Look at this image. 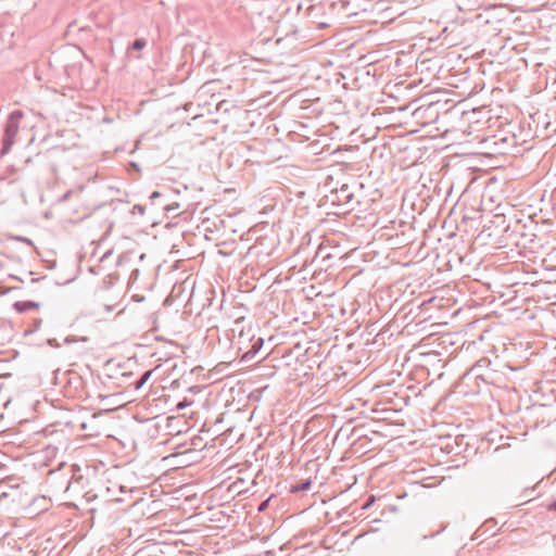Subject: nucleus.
Segmentation results:
<instances>
[{
	"label": "nucleus",
	"mask_w": 556,
	"mask_h": 556,
	"mask_svg": "<svg viewBox=\"0 0 556 556\" xmlns=\"http://www.w3.org/2000/svg\"><path fill=\"white\" fill-rule=\"evenodd\" d=\"M547 510L548 511H552V513H555L556 514V501H553L551 502L547 506H546Z\"/></svg>",
	"instance_id": "393cba45"
},
{
	"label": "nucleus",
	"mask_w": 556,
	"mask_h": 556,
	"mask_svg": "<svg viewBox=\"0 0 556 556\" xmlns=\"http://www.w3.org/2000/svg\"><path fill=\"white\" fill-rule=\"evenodd\" d=\"M125 544L126 543L124 542V539H121L118 541H110L109 543H106V555L113 554L116 551V556H130V554L126 552L127 548H123L121 552H118V549L123 547Z\"/></svg>",
	"instance_id": "9b49d317"
},
{
	"label": "nucleus",
	"mask_w": 556,
	"mask_h": 556,
	"mask_svg": "<svg viewBox=\"0 0 556 556\" xmlns=\"http://www.w3.org/2000/svg\"><path fill=\"white\" fill-rule=\"evenodd\" d=\"M355 182L353 185L342 184L339 188L331 189L330 192L325 195L326 202L339 208L337 214L350 213L361 205V201L355 195Z\"/></svg>",
	"instance_id": "20e7f679"
},
{
	"label": "nucleus",
	"mask_w": 556,
	"mask_h": 556,
	"mask_svg": "<svg viewBox=\"0 0 556 556\" xmlns=\"http://www.w3.org/2000/svg\"><path fill=\"white\" fill-rule=\"evenodd\" d=\"M122 305V301L117 302L116 304H106L105 309L106 314L112 312L115 308H118Z\"/></svg>",
	"instance_id": "5701e85b"
},
{
	"label": "nucleus",
	"mask_w": 556,
	"mask_h": 556,
	"mask_svg": "<svg viewBox=\"0 0 556 556\" xmlns=\"http://www.w3.org/2000/svg\"><path fill=\"white\" fill-rule=\"evenodd\" d=\"M115 462V458L112 460ZM134 471L127 463L116 460L110 468H106V504H123L126 507L122 508L123 511L127 510L131 504V493L134 490Z\"/></svg>",
	"instance_id": "7ed1b4c3"
},
{
	"label": "nucleus",
	"mask_w": 556,
	"mask_h": 556,
	"mask_svg": "<svg viewBox=\"0 0 556 556\" xmlns=\"http://www.w3.org/2000/svg\"><path fill=\"white\" fill-rule=\"evenodd\" d=\"M544 262H548L551 266L556 267V249H553L544 258Z\"/></svg>",
	"instance_id": "a211bd4d"
},
{
	"label": "nucleus",
	"mask_w": 556,
	"mask_h": 556,
	"mask_svg": "<svg viewBox=\"0 0 556 556\" xmlns=\"http://www.w3.org/2000/svg\"><path fill=\"white\" fill-rule=\"evenodd\" d=\"M13 279H17L20 281H23L21 278H17L16 276H12Z\"/></svg>",
	"instance_id": "473e14b6"
},
{
	"label": "nucleus",
	"mask_w": 556,
	"mask_h": 556,
	"mask_svg": "<svg viewBox=\"0 0 556 556\" xmlns=\"http://www.w3.org/2000/svg\"><path fill=\"white\" fill-rule=\"evenodd\" d=\"M515 370L516 368L508 364L501 363L497 359L491 362L489 358L482 357L460 378L458 388H467V390H460L459 392L468 395L481 393L482 387L506 388L509 382V374Z\"/></svg>",
	"instance_id": "f257e3e1"
},
{
	"label": "nucleus",
	"mask_w": 556,
	"mask_h": 556,
	"mask_svg": "<svg viewBox=\"0 0 556 556\" xmlns=\"http://www.w3.org/2000/svg\"><path fill=\"white\" fill-rule=\"evenodd\" d=\"M181 207V204L175 200H173V198L167 201L166 203H164L163 205V211L165 212L166 216L167 217H177L178 216V213L177 211Z\"/></svg>",
	"instance_id": "f8f14e48"
},
{
	"label": "nucleus",
	"mask_w": 556,
	"mask_h": 556,
	"mask_svg": "<svg viewBox=\"0 0 556 556\" xmlns=\"http://www.w3.org/2000/svg\"><path fill=\"white\" fill-rule=\"evenodd\" d=\"M125 311V305L118 308L116 316L121 315Z\"/></svg>",
	"instance_id": "bb28decb"
},
{
	"label": "nucleus",
	"mask_w": 556,
	"mask_h": 556,
	"mask_svg": "<svg viewBox=\"0 0 556 556\" xmlns=\"http://www.w3.org/2000/svg\"><path fill=\"white\" fill-rule=\"evenodd\" d=\"M497 152H498V153H502V154L507 153V151H505V149H498V150H497Z\"/></svg>",
	"instance_id": "c85d7f7f"
},
{
	"label": "nucleus",
	"mask_w": 556,
	"mask_h": 556,
	"mask_svg": "<svg viewBox=\"0 0 556 556\" xmlns=\"http://www.w3.org/2000/svg\"><path fill=\"white\" fill-rule=\"evenodd\" d=\"M112 395H113V394H106V395H105L106 401H108Z\"/></svg>",
	"instance_id": "2f4dec72"
},
{
	"label": "nucleus",
	"mask_w": 556,
	"mask_h": 556,
	"mask_svg": "<svg viewBox=\"0 0 556 556\" xmlns=\"http://www.w3.org/2000/svg\"><path fill=\"white\" fill-rule=\"evenodd\" d=\"M189 404H190V403H189V402H187V400H184V401H181V402H179V403L177 404V409H184V408H185V407H187Z\"/></svg>",
	"instance_id": "a878e982"
},
{
	"label": "nucleus",
	"mask_w": 556,
	"mask_h": 556,
	"mask_svg": "<svg viewBox=\"0 0 556 556\" xmlns=\"http://www.w3.org/2000/svg\"><path fill=\"white\" fill-rule=\"evenodd\" d=\"M118 192L119 190L113 186L106 187V199L110 198L109 207L111 210L112 216V219L110 220V227L126 220L129 215H132L130 203L128 201H124L123 199L115 198V193Z\"/></svg>",
	"instance_id": "0eeeda50"
},
{
	"label": "nucleus",
	"mask_w": 556,
	"mask_h": 556,
	"mask_svg": "<svg viewBox=\"0 0 556 556\" xmlns=\"http://www.w3.org/2000/svg\"><path fill=\"white\" fill-rule=\"evenodd\" d=\"M147 46V40L144 38H137L135 39L127 48V52L130 53V51H140L144 49Z\"/></svg>",
	"instance_id": "2eb2a0df"
},
{
	"label": "nucleus",
	"mask_w": 556,
	"mask_h": 556,
	"mask_svg": "<svg viewBox=\"0 0 556 556\" xmlns=\"http://www.w3.org/2000/svg\"><path fill=\"white\" fill-rule=\"evenodd\" d=\"M118 280V277H115L113 274H109L106 276V290L109 289V285H114Z\"/></svg>",
	"instance_id": "412c9836"
},
{
	"label": "nucleus",
	"mask_w": 556,
	"mask_h": 556,
	"mask_svg": "<svg viewBox=\"0 0 556 556\" xmlns=\"http://www.w3.org/2000/svg\"><path fill=\"white\" fill-rule=\"evenodd\" d=\"M134 416L123 405L106 408V454L127 463V448L134 443Z\"/></svg>",
	"instance_id": "f03ea898"
},
{
	"label": "nucleus",
	"mask_w": 556,
	"mask_h": 556,
	"mask_svg": "<svg viewBox=\"0 0 556 556\" xmlns=\"http://www.w3.org/2000/svg\"><path fill=\"white\" fill-rule=\"evenodd\" d=\"M39 305L40 304L38 302L34 301H17L13 304V307L18 313H26L30 309L38 308Z\"/></svg>",
	"instance_id": "ddd939ff"
},
{
	"label": "nucleus",
	"mask_w": 556,
	"mask_h": 556,
	"mask_svg": "<svg viewBox=\"0 0 556 556\" xmlns=\"http://www.w3.org/2000/svg\"><path fill=\"white\" fill-rule=\"evenodd\" d=\"M132 371L127 368V363L106 361V389H126L131 386Z\"/></svg>",
	"instance_id": "423d86ee"
},
{
	"label": "nucleus",
	"mask_w": 556,
	"mask_h": 556,
	"mask_svg": "<svg viewBox=\"0 0 556 556\" xmlns=\"http://www.w3.org/2000/svg\"><path fill=\"white\" fill-rule=\"evenodd\" d=\"M502 142H503V143H507V138H503V139H502Z\"/></svg>",
	"instance_id": "72a5a7b5"
},
{
	"label": "nucleus",
	"mask_w": 556,
	"mask_h": 556,
	"mask_svg": "<svg viewBox=\"0 0 556 556\" xmlns=\"http://www.w3.org/2000/svg\"><path fill=\"white\" fill-rule=\"evenodd\" d=\"M102 413H93L90 417L83 421L81 429L86 431V434L89 437L99 435L103 429V425L100 420Z\"/></svg>",
	"instance_id": "1a4fd4ad"
},
{
	"label": "nucleus",
	"mask_w": 556,
	"mask_h": 556,
	"mask_svg": "<svg viewBox=\"0 0 556 556\" xmlns=\"http://www.w3.org/2000/svg\"><path fill=\"white\" fill-rule=\"evenodd\" d=\"M39 280H40V279H38V278H31V279H30V282H31V283H36V282H38Z\"/></svg>",
	"instance_id": "cd10ccee"
},
{
	"label": "nucleus",
	"mask_w": 556,
	"mask_h": 556,
	"mask_svg": "<svg viewBox=\"0 0 556 556\" xmlns=\"http://www.w3.org/2000/svg\"><path fill=\"white\" fill-rule=\"evenodd\" d=\"M271 497H273V495L260 503V505L257 507L258 513H263L268 508Z\"/></svg>",
	"instance_id": "6ab92c4d"
},
{
	"label": "nucleus",
	"mask_w": 556,
	"mask_h": 556,
	"mask_svg": "<svg viewBox=\"0 0 556 556\" xmlns=\"http://www.w3.org/2000/svg\"><path fill=\"white\" fill-rule=\"evenodd\" d=\"M139 274H140L139 269H137V268L132 269L129 275V281L135 282L138 279Z\"/></svg>",
	"instance_id": "4be33fe9"
},
{
	"label": "nucleus",
	"mask_w": 556,
	"mask_h": 556,
	"mask_svg": "<svg viewBox=\"0 0 556 556\" xmlns=\"http://www.w3.org/2000/svg\"><path fill=\"white\" fill-rule=\"evenodd\" d=\"M23 117V113L20 110L10 113L8 121L4 126V134L2 138V147L0 150L1 155H5L10 152L14 144L15 137L18 131L20 119Z\"/></svg>",
	"instance_id": "6e6552de"
},
{
	"label": "nucleus",
	"mask_w": 556,
	"mask_h": 556,
	"mask_svg": "<svg viewBox=\"0 0 556 556\" xmlns=\"http://www.w3.org/2000/svg\"><path fill=\"white\" fill-rule=\"evenodd\" d=\"M130 207H131V211H132V215H134L136 212H138L140 215H143V214H144V210H146V207H144V206H142V205H140V204H135V205H132V206L130 205Z\"/></svg>",
	"instance_id": "aec40b11"
},
{
	"label": "nucleus",
	"mask_w": 556,
	"mask_h": 556,
	"mask_svg": "<svg viewBox=\"0 0 556 556\" xmlns=\"http://www.w3.org/2000/svg\"><path fill=\"white\" fill-rule=\"evenodd\" d=\"M40 324H41L40 319L36 320V323H35L36 328H38Z\"/></svg>",
	"instance_id": "c756f323"
},
{
	"label": "nucleus",
	"mask_w": 556,
	"mask_h": 556,
	"mask_svg": "<svg viewBox=\"0 0 556 556\" xmlns=\"http://www.w3.org/2000/svg\"><path fill=\"white\" fill-rule=\"evenodd\" d=\"M330 257H331V255H330V253L327 251V248H326V247H324L323 244H320V245L317 248L316 252H315V257H314V258H315V260L320 258V260H321V262H325V261H327V260H328V258H330Z\"/></svg>",
	"instance_id": "f3484780"
},
{
	"label": "nucleus",
	"mask_w": 556,
	"mask_h": 556,
	"mask_svg": "<svg viewBox=\"0 0 556 556\" xmlns=\"http://www.w3.org/2000/svg\"><path fill=\"white\" fill-rule=\"evenodd\" d=\"M175 194H176V192L174 190L166 188V189H163L160 191H153L150 194L149 200H150L151 205L160 206L163 208L164 203H166L172 198H174Z\"/></svg>",
	"instance_id": "9d476101"
},
{
	"label": "nucleus",
	"mask_w": 556,
	"mask_h": 556,
	"mask_svg": "<svg viewBox=\"0 0 556 556\" xmlns=\"http://www.w3.org/2000/svg\"><path fill=\"white\" fill-rule=\"evenodd\" d=\"M312 486V480L311 479H305V480H302L300 483H296V484H292L290 486V492L295 494V493H301V492H306L311 489Z\"/></svg>",
	"instance_id": "4468645a"
},
{
	"label": "nucleus",
	"mask_w": 556,
	"mask_h": 556,
	"mask_svg": "<svg viewBox=\"0 0 556 556\" xmlns=\"http://www.w3.org/2000/svg\"><path fill=\"white\" fill-rule=\"evenodd\" d=\"M110 254H111V251H106V253H105L106 258L110 256Z\"/></svg>",
	"instance_id": "7c9ffc66"
},
{
	"label": "nucleus",
	"mask_w": 556,
	"mask_h": 556,
	"mask_svg": "<svg viewBox=\"0 0 556 556\" xmlns=\"http://www.w3.org/2000/svg\"><path fill=\"white\" fill-rule=\"evenodd\" d=\"M101 270H102V267L100 265L89 267V273L92 275H99L101 273Z\"/></svg>",
	"instance_id": "b1692460"
},
{
	"label": "nucleus",
	"mask_w": 556,
	"mask_h": 556,
	"mask_svg": "<svg viewBox=\"0 0 556 556\" xmlns=\"http://www.w3.org/2000/svg\"><path fill=\"white\" fill-rule=\"evenodd\" d=\"M238 350L241 353V362L248 363L254 359L264 345V338L256 333V330L249 326L242 328L237 338Z\"/></svg>",
	"instance_id": "39448f33"
},
{
	"label": "nucleus",
	"mask_w": 556,
	"mask_h": 556,
	"mask_svg": "<svg viewBox=\"0 0 556 556\" xmlns=\"http://www.w3.org/2000/svg\"><path fill=\"white\" fill-rule=\"evenodd\" d=\"M151 375H152L151 370L144 371L138 380L131 381V386H134L136 390H139L148 381V379L151 377Z\"/></svg>",
	"instance_id": "dca6fc26"
}]
</instances>
